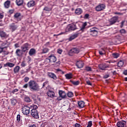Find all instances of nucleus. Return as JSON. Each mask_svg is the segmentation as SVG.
Here are the masks:
<instances>
[{
    "mask_svg": "<svg viewBox=\"0 0 127 127\" xmlns=\"http://www.w3.org/2000/svg\"><path fill=\"white\" fill-rule=\"evenodd\" d=\"M28 84L29 88L32 91H36L38 92V91L40 90L39 85H38V83H37L35 81L30 80Z\"/></svg>",
    "mask_w": 127,
    "mask_h": 127,
    "instance_id": "nucleus-1",
    "label": "nucleus"
},
{
    "mask_svg": "<svg viewBox=\"0 0 127 127\" xmlns=\"http://www.w3.org/2000/svg\"><path fill=\"white\" fill-rule=\"evenodd\" d=\"M76 29H78L76 25L74 24H70L67 26L65 28V31L66 32H69V31H73L74 30H76Z\"/></svg>",
    "mask_w": 127,
    "mask_h": 127,
    "instance_id": "nucleus-2",
    "label": "nucleus"
},
{
    "mask_svg": "<svg viewBox=\"0 0 127 127\" xmlns=\"http://www.w3.org/2000/svg\"><path fill=\"white\" fill-rule=\"evenodd\" d=\"M21 110L22 113L23 115H25V116L29 115V113H30V108L26 105L23 106Z\"/></svg>",
    "mask_w": 127,
    "mask_h": 127,
    "instance_id": "nucleus-3",
    "label": "nucleus"
},
{
    "mask_svg": "<svg viewBox=\"0 0 127 127\" xmlns=\"http://www.w3.org/2000/svg\"><path fill=\"white\" fill-rule=\"evenodd\" d=\"M80 52V50L77 48H72L68 52V55L69 56H73L74 54H78Z\"/></svg>",
    "mask_w": 127,
    "mask_h": 127,
    "instance_id": "nucleus-4",
    "label": "nucleus"
},
{
    "mask_svg": "<svg viewBox=\"0 0 127 127\" xmlns=\"http://www.w3.org/2000/svg\"><path fill=\"white\" fill-rule=\"evenodd\" d=\"M90 35H92V36H97L98 35V29L96 27H93L90 28L88 31Z\"/></svg>",
    "mask_w": 127,
    "mask_h": 127,
    "instance_id": "nucleus-5",
    "label": "nucleus"
},
{
    "mask_svg": "<svg viewBox=\"0 0 127 127\" xmlns=\"http://www.w3.org/2000/svg\"><path fill=\"white\" fill-rule=\"evenodd\" d=\"M31 115L34 118V119H39V115H38V111L36 109H32L31 111Z\"/></svg>",
    "mask_w": 127,
    "mask_h": 127,
    "instance_id": "nucleus-6",
    "label": "nucleus"
},
{
    "mask_svg": "<svg viewBox=\"0 0 127 127\" xmlns=\"http://www.w3.org/2000/svg\"><path fill=\"white\" fill-rule=\"evenodd\" d=\"M105 8H106V5L104 4H100L96 6L95 10H96V11H102V10H104Z\"/></svg>",
    "mask_w": 127,
    "mask_h": 127,
    "instance_id": "nucleus-7",
    "label": "nucleus"
},
{
    "mask_svg": "<svg viewBox=\"0 0 127 127\" xmlns=\"http://www.w3.org/2000/svg\"><path fill=\"white\" fill-rule=\"evenodd\" d=\"M46 60H49V62L51 63H55L57 61V59L56 57L54 56V55L52 54L50 56H49V59H46Z\"/></svg>",
    "mask_w": 127,
    "mask_h": 127,
    "instance_id": "nucleus-8",
    "label": "nucleus"
},
{
    "mask_svg": "<svg viewBox=\"0 0 127 127\" xmlns=\"http://www.w3.org/2000/svg\"><path fill=\"white\" fill-rule=\"evenodd\" d=\"M99 68L102 71H105L108 68H110V65L106 64H102L98 65Z\"/></svg>",
    "mask_w": 127,
    "mask_h": 127,
    "instance_id": "nucleus-9",
    "label": "nucleus"
},
{
    "mask_svg": "<svg viewBox=\"0 0 127 127\" xmlns=\"http://www.w3.org/2000/svg\"><path fill=\"white\" fill-rule=\"evenodd\" d=\"M0 37L2 39H6L8 38V35L3 30H0Z\"/></svg>",
    "mask_w": 127,
    "mask_h": 127,
    "instance_id": "nucleus-10",
    "label": "nucleus"
},
{
    "mask_svg": "<svg viewBox=\"0 0 127 127\" xmlns=\"http://www.w3.org/2000/svg\"><path fill=\"white\" fill-rule=\"evenodd\" d=\"M22 52H27V50H29V45L27 43L24 44L21 47Z\"/></svg>",
    "mask_w": 127,
    "mask_h": 127,
    "instance_id": "nucleus-11",
    "label": "nucleus"
},
{
    "mask_svg": "<svg viewBox=\"0 0 127 127\" xmlns=\"http://www.w3.org/2000/svg\"><path fill=\"white\" fill-rule=\"evenodd\" d=\"M47 94L48 97H50V98H54L55 97V93L51 90H49L47 92Z\"/></svg>",
    "mask_w": 127,
    "mask_h": 127,
    "instance_id": "nucleus-12",
    "label": "nucleus"
},
{
    "mask_svg": "<svg viewBox=\"0 0 127 127\" xmlns=\"http://www.w3.org/2000/svg\"><path fill=\"white\" fill-rule=\"evenodd\" d=\"M126 124H127V122L125 121L118 122L117 123V127H125Z\"/></svg>",
    "mask_w": 127,
    "mask_h": 127,
    "instance_id": "nucleus-13",
    "label": "nucleus"
},
{
    "mask_svg": "<svg viewBox=\"0 0 127 127\" xmlns=\"http://www.w3.org/2000/svg\"><path fill=\"white\" fill-rule=\"evenodd\" d=\"M76 66H77L78 69H81V68L84 67V63L81 61H77L76 63Z\"/></svg>",
    "mask_w": 127,
    "mask_h": 127,
    "instance_id": "nucleus-14",
    "label": "nucleus"
},
{
    "mask_svg": "<svg viewBox=\"0 0 127 127\" xmlns=\"http://www.w3.org/2000/svg\"><path fill=\"white\" fill-rule=\"evenodd\" d=\"M119 19V17H113L110 20V23L111 25H113V24H115L117 21H118V20Z\"/></svg>",
    "mask_w": 127,
    "mask_h": 127,
    "instance_id": "nucleus-15",
    "label": "nucleus"
},
{
    "mask_svg": "<svg viewBox=\"0 0 127 127\" xmlns=\"http://www.w3.org/2000/svg\"><path fill=\"white\" fill-rule=\"evenodd\" d=\"M10 29L12 31H14L15 30H16L17 29V27H18V26L17 25H16L14 23H12L9 25Z\"/></svg>",
    "mask_w": 127,
    "mask_h": 127,
    "instance_id": "nucleus-16",
    "label": "nucleus"
},
{
    "mask_svg": "<svg viewBox=\"0 0 127 127\" xmlns=\"http://www.w3.org/2000/svg\"><path fill=\"white\" fill-rule=\"evenodd\" d=\"M47 75L49 78H52V79H53L54 80H57V79L56 75L53 72H48Z\"/></svg>",
    "mask_w": 127,
    "mask_h": 127,
    "instance_id": "nucleus-17",
    "label": "nucleus"
},
{
    "mask_svg": "<svg viewBox=\"0 0 127 127\" xmlns=\"http://www.w3.org/2000/svg\"><path fill=\"white\" fill-rule=\"evenodd\" d=\"M59 94L60 95V97L62 99H65L66 97V93H65V91H63V90H60Z\"/></svg>",
    "mask_w": 127,
    "mask_h": 127,
    "instance_id": "nucleus-18",
    "label": "nucleus"
},
{
    "mask_svg": "<svg viewBox=\"0 0 127 127\" xmlns=\"http://www.w3.org/2000/svg\"><path fill=\"white\" fill-rule=\"evenodd\" d=\"M35 5V1L33 0L29 1L27 4V6H28V7H32V6H34Z\"/></svg>",
    "mask_w": 127,
    "mask_h": 127,
    "instance_id": "nucleus-19",
    "label": "nucleus"
},
{
    "mask_svg": "<svg viewBox=\"0 0 127 127\" xmlns=\"http://www.w3.org/2000/svg\"><path fill=\"white\" fill-rule=\"evenodd\" d=\"M9 46V43L7 41H4L1 44V47L4 49L7 48Z\"/></svg>",
    "mask_w": 127,
    "mask_h": 127,
    "instance_id": "nucleus-20",
    "label": "nucleus"
},
{
    "mask_svg": "<svg viewBox=\"0 0 127 127\" xmlns=\"http://www.w3.org/2000/svg\"><path fill=\"white\" fill-rule=\"evenodd\" d=\"M78 105L79 107V109H82L85 107V102L83 101H78Z\"/></svg>",
    "mask_w": 127,
    "mask_h": 127,
    "instance_id": "nucleus-21",
    "label": "nucleus"
},
{
    "mask_svg": "<svg viewBox=\"0 0 127 127\" xmlns=\"http://www.w3.org/2000/svg\"><path fill=\"white\" fill-rule=\"evenodd\" d=\"M29 54L30 56H32L34 55V54H36V50L33 48L31 49L29 52Z\"/></svg>",
    "mask_w": 127,
    "mask_h": 127,
    "instance_id": "nucleus-22",
    "label": "nucleus"
},
{
    "mask_svg": "<svg viewBox=\"0 0 127 127\" xmlns=\"http://www.w3.org/2000/svg\"><path fill=\"white\" fill-rule=\"evenodd\" d=\"M14 64L11 63H7L5 64H4V67H10V68H12V67H14Z\"/></svg>",
    "mask_w": 127,
    "mask_h": 127,
    "instance_id": "nucleus-23",
    "label": "nucleus"
},
{
    "mask_svg": "<svg viewBox=\"0 0 127 127\" xmlns=\"http://www.w3.org/2000/svg\"><path fill=\"white\" fill-rule=\"evenodd\" d=\"M14 18H16L18 21L21 20V15L20 13H16L15 14Z\"/></svg>",
    "mask_w": 127,
    "mask_h": 127,
    "instance_id": "nucleus-24",
    "label": "nucleus"
},
{
    "mask_svg": "<svg viewBox=\"0 0 127 127\" xmlns=\"http://www.w3.org/2000/svg\"><path fill=\"white\" fill-rule=\"evenodd\" d=\"M78 36H79V34L78 33L74 34V35H72L69 37V41H72V40H73V39H75V38H76V37H78Z\"/></svg>",
    "mask_w": 127,
    "mask_h": 127,
    "instance_id": "nucleus-25",
    "label": "nucleus"
},
{
    "mask_svg": "<svg viewBox=\"0 0 127 127\" xmlns=\"http://www.w3.org/2000/svg\"><path fill=\"white\" fill-rule=\"evenodd\" d=\"M15 53L17 56L19 57L22 55V51H21L20 49H17Z\"/></svg>",
    "mask_w": 127,
    "mask_h": 127,
    "instance_id": "nucleus-26",
    "label": "nucleus"
},
{
    "mask_svg": "<svg viewBox=\"0 0 127 127\" xmlns=\"http://www.w3.org/2000/svg\"><path fill=\"white\" fill-rule=\"evenodd\" d=\"M49 49L47 48H44L42 50L41 54H46V53H48L49 52Z\"/></svg>",
    "mask_w": 127,
    "mask_h": 127,
    "instance_id": "nucleus-27",
    "label": "nucleus"
},
{
    "mask_svg": "<svg viewBox=\"0 0 127 127\" xmlns=\"http://www.w3.org/2000/svg\"><path fill=\"white\" fill-rule=\"evenodd\" d=\"M16 3L18 6L23 4V0H16Z\"/></svg>",
    "mask_w": 127,
    "mask_h": 127,
    "instance_id": "nucleus-28",
    "label": "nucleus"
},
{
    "mask_svg": "<svg viewBox=\"0 0 127 127\" xmlns=\"http://www.w3.org/2000/svg\"><path fill=\"white\" fill-rule=\"evenodd\" d=\"M4 5L5 8H8L9 7V6L10 5V1L9 0L6 1L4 2Z\"/></svg>",
    "mask_w": 127,
    "mask_h": 127,
    "instance_id": "nucleus-29",
    "label": "nucleus"
},
{
    "mask_svg": "<svg viewBox=\"0 0 127 127\" xmlns=\"http://www.w3.org/2000/svg\"><path fill=\"white\" fill-rule=\"evenodd\" d=\"M43 10H45V11H47V12H49L50 11H51V10H52V8L48 6H46L43 9Z\"/></svg>",
    "mask_w": 127,
    "mask_h": 127,
    "instance_id": "nucleus-30",
    "label": "nucleus"
},
{
    "mask_svg": "<svg viewBox=\"0 0 127 127\" xmlns=\"http://www.w3.org/2000/svg\"><path fill=\"white\" fill-rule=\"evenodd\" d=\"M70 82H71V83H72V84H73V85H74V86H78V85H79V84L80 83V81H79V80L74 81L72 80H70Z\"/></svg>",
    "mask_w": 127,
    "mask_h": 127,
    "instance_id": "nucleus-31",
    "label": "nucleus"
},
{
    "mask_svg": "<svg viewBox=\"0 0 127 127\" xmlns=\"http://www.w3.org/2000/svg\"><path fill=\"white\" fill-rule=\"evenodd\" d=\"M75 13L77 15L81 14L82 13V9L77 8L75 11Z\"/></svg>",
    "mask_w": 127,
    "mask_h": 127,
    "instance_id": "nucleus-32",
    "label": "nucleus"
},
{
    "mask_svg": "<svg viewBox=\"0 0 127 127\" xmlns=\"http://www.w3.org/2000/svg\"><path fill=\"white\" fill-rule=\"evenodd\" d=\"M124 61H120L118 62V67H119L120 68H121V67H123V66H124Z\"/></svg>",
    "mask_w": 127,
    "mask_h": 127,
    "instance_id": "nucleus-33",
    "label": "nucleus"
},
{
    "mask_svg": "<svg viewBox=\"0 0 127 127\" xmlns=\"http://www.w3.org/2000/svg\"><path fill=\"white\" fill-rule=\"evenodd\" d=\"M17 103V101L15 99H11V104L12 106H15Z\"/></svg>",
    "mask_w": 127,
    "mask_h": 127,
    "instance_id": "nucleus-34",
    "label": "nucleus"
},
{
    "mask_svg": "<svg viewBox=\"0 0 127 127\" xmlns=\"http://www.w3.org/2000/svg\"><path fill=\"white\" fill-rule=\"evenodd\" d=\"M20 69V67L19 66L17 65L14 68V73H18V72L19 71V69Z\"/></svg>",
    "mask_w": 127,
    "mask_h": 127,
    "instance_id": "nucleus-35",
    "label": "nucleus"
},
{
    "mask_svg": "<svg viewBox=\"0 0 127 127\" xmlns=\"http://www.w3.org/2000/svg\"><path fill=\"white\" fill-rule=\"evenodd\" d=\"M72 73H67L65 75L66 79H72Z\"/></svg>",
    "mask_w": 127,
    "mask_h": 127,
    "instance_id": "nucleus-36",
    "label": "nucleus"
},
{
    "mask_svg": "<svg viewBox=\"0 0 127 127\" xmlns=\"http://www.w3.org/2000/svg\"><path fill=\"white\" fill-rule=\"evenodd\" d=\"M112 56L114 58L117 59L120 57V55L118 53H113L112 54Z\"/></svg>",
    "mask_w": 127,
    "mask_h": 127,
    "instance_id": "nucleus-37",
    "label": "nucleus"
},
{
    "mask_svg": "<svg viewBox=\"0 0 127 127\" xmlns=\"http://www.w3.org/2000/svg\"><path fill=\"white\" fill-rule=\"evenodd\" d=\"M85 70L87 71V72H91L92 71V68L90 66H86Z\"/></svg>",
    "mask_w": 127,
    "mask_h": 127,
    "instance_id": "nucleus-38",
    "label": "nucleus"
},
{
    "mask_svg": "<svg viewBox=\"0 0 127 127\" xmlns=\"http://www.w3.org/2000/svg\"><path fill=\"white\" fill-rule=\"evenodd\" d=\"M74 95L73 94V92H68L67 93V96L68 98H72Z\"/></svg>",
    "mask_w": 127,
    "mask_h": 127,
    "instance_id": "nucleus-39",
    "label": "nucleus"
},
{
    "mask_svg": "<svg viewBox=\"0 0 127 127\" xmlns=\"http://www.w3.org/2000/svg\"><path fill=\"white\" fill-rule=\"evenodd\" d=\"M25 102H26L27 103H30V98L28 97H25L24 99Z\"/></svg>",
    "mask_w": 127,
    "mask_h": 127,
    "instance_id": "nucleus-40",
    "label": "nucleus"
},
{
    "mask_svg": "<svg viewBox=\"0 0 127 127\" xmlns=\"http://www.w3.org/2000/svg\"><path fill=\"white\" fill-rule=\"evenodd\" d=\"M24 81L25 83H27L28 81H29V77H25L24 79Z\"/></svg>",
    "mask_w": 127,
    "mask_h": 127,
    "instance_id": "nucleus-41",
    "label": "nucleus"
},
{
    "mask_svg": "<svg viewBox=\"0 0 127 127\" xmlns=\"http://www.w3.org/2000/svg\"><path fill=\"white\" fill-rule=\"evenodd\" d=\"M21 66L22 67H25V66H26V64H25V61H23L21 63Z\"/></svg>",
    "mask_w": 127,
    "mask_h": 127,
    "instance_id": "nucleus-42",
    "label": "nucleus"
},
{
    "mask_svg": "<svg viewBox=\"0 0 127 127\" xmlns=\"http://www.w3.org/2000/svg\"><path fill=\"white\" fill-rule=\"evenodd\" d=\"M109 77H110V74H105L103 76V78L104 79H108V78H109Z\"/></svg>",
    "mask_w": 127,
    "mask_h": 127,
    "instance_id": "nucleus-43",
    "label": "nucleus"
},
{
    "mask_svg": "<svg viewBox=\"0 0 127 127\" xmlns=\"http://www.w3.org/2000/svg\"><path fill=\"white\" fill-rule=\"evenodd\" d=\"M16 120L17 121L20 122V115L18 114L17 115Z\"/></svg>",
    "mask_w": 127,
    "mask_h": 127,
    "instance_id": "nucleus-44",
    "label": "nucleus"
},
{
    "mask_svg": "<svg viewBox=\"0 0 127 127\" xmlns=\"http://www.w3.org/2000/svg\"><path fill=\"white\" fill-rule=\"evenodd\" d=\"M18 91V89H14L13 90L11 91V93L12 94H15V93H17V91Z\"/></svg>",
    "mask_w": 127,
    "mask_h": 127,
    "instance_id": "nucleus-45",
    "label": "nucleus"
},
{
    "mask_svg": "<svg viewBox=\"0 0 127 127\" xmlns=\"http://www.w3.org/2000/svg\"><path fill=\"white\" fill-rule=\"evenodd\" d=\"M126 30L122 29L120 30V33H122L123 34H125L126 33Z\"/></svg>",
    "mask_w": 127,
    "mask_h": 127,
    "instance_id": "nucleus-46",
    "label": "nucleus"
},
{
    "mask_svg": "<svg viewBox=\"0 0 127 127\" xmlns=\"http://www.w3.org/2000/svg\"><path fill=\"white\" fill-rule=\"evenodd\" d=\"M92 121H89L88 123V125H87V127H92Z\"/></svg>",
    "mask_w": 127,
    "mask_h": 127,
    "instance_id": "nucleus-47",
    "label": "nucleus"
},
{
    "mask_svg": "<svg viewBox=\"0 0 127 127\" xmlns=\"http://www.w3.org/2000/svg\"><path fill=\"white\" fill-rule=\"evenodd\" d=\"M89 16H90V15H89V14H85L84 16V18L87 19V18H89Z\"/></svg>",
    "mask_w": 127,
    "mask_h": 127,
    "instance_id": "nucleus-48",
    "label": "nucleus"
},
{
    "mask_svg": "<svg viewBox=\"0 0 127 127\" xmlns=\"http://www.w3.org/2000/svg\"><path fill=\"white\" fill-rule=\"evenodd\" d=\"M47 84H48V81H46L45 82H44L43 84V88H44V87H45Z\"/></svg>",
    "mask_w": 127,
    "mask_h": 127,
    "instance_id": "nucleus-49",
    "label": "nucleus"
},
{
    "mask_svg": "<svg viewBox=\"0 0 127 127\" xmlns=\"http://www.w3.org/2000/svg\"><path fill=\"white\" fill-rule=\"evenodd\" d=\"M63 51L62 49H59L58 50V53H59V54H62Z\"/></svg>",
    "mask_w": 127,
    "mask_h": 127,
    "instance_id": "nucleus-50",
    "label": "nucleus"
},
{
    "mask_svg": "<svg viewBox=\"0 0 127 127\" xmlns=\"http://www.w3.org/2000/svg\"><path fill=\"white\" fill-rule=\"evenodd\" d=\"M126 21H122V22H121V25L120 26V27L122 28L124 27V25L125 24V22Z\"/></svg>",
    "mask_w": 127,
    "mask_h": 127,
    "instance_id": "nucleus-51",
    "label": "nucleus"
},
{
    "mask_svg": "<svg viewBox=\"0 0 127 127\" xmlns=\"http://www.w3.org/2000/svg\"><path fill=\"white\" fill-rule=\"evenodd\" d=\"M3 13L0 12V19H2V18H3Z\"/></svg>",
    "mask_w": 127,
    "mask_h": 127,
    "instance_id": "nucleus-52",
    "label": "nucleus"
},
{
    "mask_svg": "<svg viewBox=\"0 0 127 127\" xmlns=\"http://www.w3.org/2000/svg\"><path fill=\"white\" fill-rule=\"evenodd\" d=\"M50 45V42H47V43L45 44V46L46 47H47L49 46Z\"/></svg>",
    "mask_w": 127,
    "mask_h": 127,
    "instance_id": "nucleus-53",
    "label": "nucleus"
},
{
    "mask_svg": "<svg viewBox=\"0 0 127 127\" xmlns=\"http://www.w3.org/2000/svg\"><path fill=\"white\" fill-rule=\"evenodd\" d=\"M62 34H64V32H61V33L59 34H54V36H59V35H62Z\"/></svg>",
    "mask_w": 127,
    "mask_h": 127,
    "instance_id": "nucleus-54",
    "label": "nucleus"
},
{
    "mask_svg": "<svg viewBox=\"0 0 127 127\" xmlns=\"http://www.w3.org/2000/svg\"><path fill=\"white\" fill-rule=\"evenodd\" d=\"M86 28L85 27H84L83 26H82L81 28H80V30L81 31H84V30H85V29Z\"/></svg>",
    "mask_w": 127,
    "mask_h": 127,
    "instance_id": "nucleus-55",
    "label": "nucleus"
},
{
    "mask_svg": "<svg viewBox=\"0 0 127 127\" xmlns=\"http://www.w3.org/2000/svg\"><path fill=\"white\" fill-rule=\"evenodd\" d=\"M3 49H4V48H3V47H0V53L3 51Z\"/></svg>",
    "mask_w": 127,
    "mask_h": 127,
    "instance_id": "nucleus-56",
    "label": "nucleus"
},
{
    "mask_svg": "<svg viewBox=\"0 0 127 127\" xmlns=\"http://www.w3.org/2000/svg\"><path fill=\"white\" fill-rule=\"evenodd\" d=\"M57 71H58V72H61L62 74H64V71H62V70L60 69H57Z\"/></svg>",
    "mask_w": 127,
    "mask_h": 127,
    "instance_id": "nucleus-57",
    "label": "nucleus"
},
{
    "mask_svg": "<svg viewBox=\"0 0 127 127\" xmlns=\"http://www.w3.org/2000/svg\"><path fill=\"white\" fill-rule=\"evenodd\" d=\"M75 127H81V125H80L79 124H77V123H76L75 125Z\"/></svg>",
    "mask_w": 127,
    "mask_h": 127,
    "instance_id": "nucleus-58",
    "label": "nucleus"
},
{
    "mask_svg": "<svg viewBox=\"0 0 127 127\" xmlns=\"http://www.w3.org/2000/svg\"><path fill=\"white\" fill-rule=\"evenodd\" d=\"M86 83L87 85H89L90 86H92V83H91V82L90 81H86Z\"/></svg>",
    "mask_w": 127,
    "mask_h": 127,
    "instance_id": "nucleus-59",
    "label": "nucleus"
},
{
    "mask_svg": "<svg viewBox=\"0 0 127 127\" xmlns=\"http://www.w3.org/2000/svg\"><path fill=\"white\" fill-rule=\"evenodd\" d=\"M14 46H15V48H18V47H19V44H15L14 45Z\"/></svg>",
    "mask_w": 127,
    "mask_h": 127,
    "instance_id": "nucleus-60",
    "label": "nucleus"
},
{
    "mask_svg": "<svg viewBox=\"0 0 127 127\" xmlns=\"http://www.w3.org/2000/svg\"><path fill=\"white\" fill-rule=\"evenodd\" d=\"M82 26H83L84 27H86V26H87V23L86 22H84L82 24Z\"/></svg>",
    "mask_w": 127,
    "mask_h": 127,
    "instance_id": "nucleus-61",
    "label": "nucleus"
},
{
    "mask_svg": "<svg viewBox=\"0 0 127 127\" xmlns=\"http://www.w3.org/2000/svg\"><path fill=\"white\" fill-rule=\"evenodd\" d=\"M27 87H28V84H25L23 86V88H27Z\"/></svg>",
    "mask_w": 127,
    "mask_h": 127,
    "instance_id": "nucleus-62",
    "label": "nucleus"
},
{
    "mask_svg": "<svg viewBox=\"0 0 127 127\" xmlns=\"http://www.w3.org/2000/svg\"><path fill=\"white\" fill-rule=\"evenodd\" d=\"M123 74H124V75H127V70H125Z\"/></svg>",
    "mask_w": 127,
    "mask_h": 127,
    "instance_id": "nucleus-63",
    "label": "nucleus"
},
{
    "mask_svg": "<svg viewBox=\"0 0 127 127\" xmlns=\"http://www.w3.org/2000/svg\"><path fill=\"white\" fill-rule=\"evenodd\" d=\"M29 127H36V125H32L29 126Z\"/></svg>",
    "mask_w": 127,
    "mask_h": 127,
    "instance_id": "nucleus-64",
    "label": "nucleus"
}]
</instances>
